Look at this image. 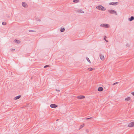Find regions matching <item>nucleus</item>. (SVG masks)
I'll return each mask as SVG.
<instances>
[{
    "instance_id": "obj_6",
    "label": "nucleus",
    "mask_w": 134,
    "mask_h": 134,
    "mask_svg": "<svg viewBox=\"0 0 134 134\" xmlns=\"http://www.w3.org/2000/svg\"><path fill=\"white\" fill-rule=\"evenodd\" d=\"M118 2H112L111 3H109V4L110 5H116L118 4Z\"/></svg>"
},
{
    "instance_id": "obj_31",
    "label": "nucleus",
    "mask_w": 134,
    "mask_h": 134,
    "mask_svg": "<svg viewBox=\"0 0 134 134\" xmlns=\"http://www.w3.org/2000/svg\"><path fill=\"white\" fill-rule=\"evenodd\" d=\"M38 21H41L40 19H38Z\"/></svg>"
},
{
    "instance_id": "obj_10",
    "label": "nucleus",
    "mask_w": 134,
    "mask_h": 134,
    "mask_svg": "<svg viewBox=\"0 0 134 134\" xmlns=\"http://www.w3.org/2000/svg\"><path fill=\"white\" fill-rule=\"evenodd\" d=\"M103 90V88L102 87H99L98 89V91L100 92L102 91Z\"/></svg>"
},
{
    "instance_id": "obj_14",
    "label": "nucleus",
    "mask_w": 134,
    "mask_h": 134,
    "mask_svg": "<svg viewBox=\"0 0 134 134\" xmlns=\"http://www.w3.org/2000/svg\"><path fill=\"white\" fill-rule=\"evenodd\" d=\"M14 42L16 43H20V41L18 40H14Z\"/></svg>"
},
{
    "instance_id": "obj_27",
    "label": "nucleus",
    "mask_w": 134,
    "mask_h": 134,
    "mask_svg": "<svg viewBox=\"0 0 134 134\" xmlns=\"http://www.w3.org/2000/svg\"><path fill=\"white\" fill-rule=\"evenodd\" d=\"M104 39L105 40L106 42H108V40L105 39V38H104Z\"/></svg>"
},
{
    "instance_id": "obj_15",
    "label": "nucleus",
    "mask_w": 134,
    "mask_h": 134,
    "mask_svg": "<svg viewBox=\"0 0 134 134\" xmlns=\"http://www.w3.org/2000/svg\"><path fill=\"white\" fill-rule=\"evenodd\" d=\"M130 99V97H128L127 98H125V100L126 101H129Z\"/></svg>"
},
{
    "instance_id": "obj_18",
    "label": "nucleus",
    "mask_w": 134,
    "mask_h": 134,
    "mask_svg": "<svg viewBox=\"0 0 134 134\" xmlns=\"http://www.w3.org/2000/svg\"><path fill=\"white\" fill-rule=\"evenodd\" d=\"M90 71H92L93 70V69L91 68H90L87 69Z\"/></svg>"
},
{
    "instance_id": "obj_3",
    "label": "nucleus",
    "mask_w": 134,
    "mask_h": 134,
    "mask_svg": "<svg viewBox=\"0 0 134 134\" xmlns=\"http://www.w3.org/2000/svg\"><path fill=\"white\" fill-rule=\"evenodd\" d=\"M100 26L105 28H109V25L108 24H102L100 25Z\"/></svg>"
},
{
    "instance_id": "obj_22",
    "label": "nucleus",
    "mask_w": 134,
    "mask_h": 134,
    "mask_svg": "<svg viewBox=\"0 0 134 134\" xmlns=\"http://www.w3.org/2000/svg\"><path fill=\"white\" fill-rule=\"evenodd\" d=\"M84 126V124H83L82 125H81L80 126V127H81L80 128V129L81 128L83 127Z\"/></svg>"
},
{
    "instance_id": "obj_24",
    "label": "nucleus",
    "mask_w": 134,
    "mask_h": 134,
    "mask_svg": "<svg viewBox=\"0 0 134 134\" xmlns=\"http://www.w3.org/2000/svg\"><path fill=\"white\" fill-rule=\"evenodd\" d=\"M118 83V82H115L113 84V85H115L117 83Z\"/></svg>"
},
{
    "instance_id": "obj_25",
    "label": "nucleus",
    "mask_w": 134,
    "mask_h": 134,
    "mask_svg": "<svg viewBox=\"0 0 134 134\" xmlns=\"http://www.w3.org/2000/svg\"><path fill=\"white\" fill-rule=\"evenodd\" d=\"M92 118V117H90V118H86V120H89V119H91Z\"/></svg>"
},
{
    "instance_id": "obj_16",
    "label": "nucleus",
    "mask_w": 134,
    "mask_h": 134,
    "mask_svg": "<svg viewBox=\"0 0 134 134\" xmlns=\"http://www.w3.org/2000/svg\"><path fill=\"white\" fill-rule=\"evenodd\" d=\"M65 30V29L63 28H61L60 29V31L61 32H64Z\"/></svg>"
},
{
    "instance_id": "obj_5",
    "label": "nucleus",
    "mask_w": 134,
    "mask_h": 134,
    "mask_svg": "<svg viewBox=\"0 0 134 134\" xmlns=\"http://www.w3.org/2000/svg\"><path fill=\"white\" fill-rule=\"evenodd\" d=\"M128 127H132L134 126V122H132L130 123L128 125Z\"/></svg>"
},
{
    "instance_id": "obj_26",
    "label": "nucleus",
    "mask_w": 134,
    "mask_h": 134,
    "mask_svg": "<svg viewBox=\"0 0 134 134\" xmlns=\"http://www.w3.org/2000/svg\"><path fill=\"white\" fill-rule=\"evenodd\" d=\"M11 50L12 51V52H13L14 51H15V49H11Z\"/></svg>"
},
{
    "instance_id": "obj_30",
    "label": "nucleus",
    "mask_w": 134,
    "mask_h": 134,
    "mask_svg": "<svg viewBox=\"0 0 134 134\" xmlns=\"http://www.w3.org/2000/svg\"><path fill=\"white\" fill-rule=\"evenodd\" d=\"M86 131L87 132H88V129H86Z\"/></svg>"
},
{
    "instance_id": "obj_7",
    "label": "nucleus",
    "mask_w": 134,
    "mask_h": 134,
    "mask_svg": "<svg viewBox=\"0 0 134 134\" xmlns=\"http://www.w3.org/2000/svg\"><path fill=\"white\" fill-rule=\"evenodd\" d=\"M85 98V97L84 96L80 95L77 97V98L79 99H82L84 98Z\"/></svg>"
},
{
    "instance_id": "obj_1",
    "label": "nucleus",
    "mask_w": 134,
    "mask_h": 134,
    "mask_svg": "<svg viewBox=\"0 0 134 134\" xmlns=\"http://www.w3.org/2000/svg\"><path fill=\"white\" fill-rule=\"evenodd\" d=\"M96 8L97 9L100 10L102 11H105L106 10V8L102 5H98L96 7Z\"/></svg>"
},
{
    "instance_id": "obj_12",
    "label": "nucleus",
    "mask_w": 134,
    "mask_h": 134,
    "mask_svg": "<svg viewBox=\"0 0 134 134\" xmlns=\"http://www.w3.org/2000/svg\"><path fill=\"white\" fill-rule=\"evenodd\" d=\"M21 97V95H19L17 96H16L14 98V100H16L19 99Z\"/></svg>"
},
{
    "instance_id": "obj_32",
    "label": "nucleus",
    "mask_w": 134,
    "mask_h": 134,
    "mask_svg": "<svg viewBox=\"0 0 134 134\" xmlns=\"http://www.w3.org/2000/svg\"><path fill=\"white\" fill-rule=\"evenodd\" d=\"M106 37V36H105L104 38H105H105Z\"/></svg>"
},
{
    "instance_id": "obj_4",
    "label": "nucleus",
    "mask_w": 134,
    "mask_h": 134,
    "mask_svg": "<svg viewBox=\"0 0 134 134\" xmlns=\"http://www.w3.org/2000/svg\"><path fill=\"white\" fill-rule=\"evenodd\" d=\"M58 106L57 105L54 104H52L50 105V107L52 108H55L57 107Z\"/></svg>"
},
{
    "instance_id": "obj_9",
    "label": "nucleus",
    "mask_w": 134,
    "mask_h": 134,
    "mask_svg": "<svg viewBox=\"0 0 134 134\" xmlns=\"http://www.w3.org/2000/svg\"><path fill=\"white\" fill-rule=\"evenodd\" d=\"M129 20L130 21H132L133 20H134V17L133 16H131L130 18H129Z\"/></svg>"
},
{
    "instance_id": "obj_8",
    "label": "nucleus",
    "mask_w": 134,
    "mask_h": 134,
    "mask_svg": "<svg viewBox=\"0 0 134 134\" xmlns=\"http://www.w3.org/2000/svg\"><path fill=\"white\" fill-rule=\"evenodd\" d=\"M100 59H101L102 60H104V57L103 55H102L101 54H100L99 55Z\"/></svg>"
},
{
    "instance_id": "obj_2",
    "label": "nucleus",
    "mask_w": 134,
    "mask_h": 134,
    "mask_svg": "<svg viewBox=\"0 0 134 134\" xmlns=\"http://www.w3.org/2000/svg\"><path fill=\"white\" fill-rule=\"evenodd\" d=\"M108 11L109 12V13L111 14H114L116 15H118V14L117 13V12L115 10H113V9H111L108 10Z\"/></svg>"
},
{
    "instance_id": "obj_11",
    "label": "nucleus",
    "mask_w": 134,
    "mask_h": 134,
    "mask_svg": "<svg viewBox=\"0 0 134 134\" xmlns=\"http://www.w3.org/2000/svg\"><path fill=\"white\" fill-rule=\"evenodd\" d=\"M76 12L79 13H83L84 12L81 9H78L76 10Z\"/></svg>"
},
{
    "instance_id": "obj_17",
    "label": "nucleus",
    "mask_w": 134,
    "mask_h": 134,
    "mask_svg": "<svg viewBox=\"0 0 134 134\" xmlns=\"http://www.w3.org/2000/svg\"><path fill=\"white\" fill-rule=\"evenodd\" d=\"M73 2L75 3H77L79 2V0H73Z\"/></svg>"
},
{
    "instance_id": "obj_13",
    "label": "nucleus",
    "mask_w": 134,
    "mask_h": 134,
    "mask_svg": "<svg viewBox=\"0 0 134 134\" xmlns=\"http://www.w3.org/2000/svg\"><path fill=\"white\" fill-rule=\"evenodd\" d=\"M22 4L23 7H26V6L27 5L26 3L25 2H22Z\"/></svg>"
},
{
    "instance_id": "obj_29",
    "label": "nucleus",
    "mask_w": 134,
    "mask_h": 134,
    "mask_svg": "<svg viewBox=\"0 0 134 134\" xmlns=\"http://www.w3.org/2000/svg\"><path fill=\"white\" fill-rule=\"evenodd\" d=\"M55 90L56 91H59V92L60 91V90H57V89H56Z\"/></svg>"
},
{
    "instance_id": "obj_19",
    "label": "nucleus",
    "mask_w": 134,
    "mask_h": 134,
    "mask_svg": "<svg viewBox=\"0 0 134 134\" xmlns=\"http://www.w3.org/2000/svg\"><path fill=\"white\" fill-rule=\"evenodd\" d=\"M29 32H36V31L34 30H29Z\"/></svg>"
},
{
    "instance_id": "obj_28",
    "label": "nucleus",
    "mask_w": 134,
    "mask_h": 134,
    "mask_svg": "<svg viewBox=\"0 0 134 134\" xmlns=\"http://www.w3.org/2000/svg\"><path fill=\"white\" fill-rule=\"evenodd\" d=\"M131 94L133 96H134V92L131 93Z\"/></svg>"
},
{
    "instance_id": "obj_21",
    "label": "nucleus",
    "mask_w": 134,
    "mask_h": 134,
    "mask_svg": "<svg viewBox=\"0 0 134 134\" xmlns=\"http://www.w3.org/2000/svg\"><path fill=\"white\" fill-rule=\"evenodd\" d=\"M2 24L3 25H5L6 24V23L5 22H3L2 23Z\"/></svg>"
},
{
    "instance_id": "obj_23",
    "label": "nucleus",
    "mask_w": 134,
    "mask_h": 134,
    "mask_svg": "<svg viewBox=\"0 0 134 134\" xmlns=\"http://www.w3.org/2000/svg\"><path fill=\"white\" fill-rule=\"evenodd\" d=\"M49 65H46L45 66H44V68H47V67H49Z\"/></svg>"
},
{
    "instance_id": "obj_20",
    "label": "nucleus",
    "mask_w": 134,
    "mask_h": 134,
    "mask_svg": "<svg viewBox=\"0 0 134 134\" xmlns=\"http://www.w3.org/2000/svg\"><path fill=\"white\" fill-rule=\"evenodd\" d=\"M86 59L90 63H91V62L90 60L88 58H86Z\"/></svg>"
}]
</instances>
